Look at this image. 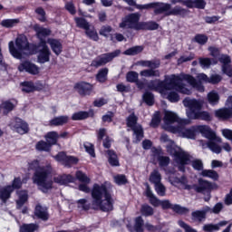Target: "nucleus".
<instances>
[{"mask_svg":"<svg viewBox=\"0 0 232 232\" xmlns=\"http://www.w3.org/2000/svg\"><path fill=\"white\" fill-rule=\"evenodd\" d=\"M85 148V151L91 155V157H95V149H93V145L90 142H85L83 144Z\"/></svg>","mask_w":232,"mask_h":232,"instance_id":"nucleus-61","label":"nucleus"},{"mask_svg":"<svg viewBox=\"0 0 232 232\" xmlns=\"http://www.w3.org/2000/svg\"><path fill=\"white\" fill-rule=\"evenodd\" d=\"M92 198L93 209H101L102 211L113 210V198L111 194L108 192L105 184H94L92 190Z\"/></svg>","mask_w":232,"mask_h":232,"instance_id":"nucleus-3","label":"nucleus"},{"mask_svg":"<svg viewBox=\"0 0 232 232\" xmlns=\"http://www.w3.org/2000/svg\"><path fill=\"white\" fill-rule=\"evenodd\" d=\"M46 43L48 45L51 46V49L53 52V53H55V55H61V53L63 52V44L60 40L49 38L47 39L45 44Z\"/></svg>","mask_w":232,"mask_h":232,"instance_id":"nucleus-23","label":"nucleus"},{"mask_svg":"<svg viewBox=\"0 0 232 232\" xmlns=\"http://www.w3.org/2000/svg\"><path fill=\"white\" fill-rule=\"evenodd\" d=\"M29 169H34L35 171L33 176L34 184H36L43 193H48V189H52V180L50 179L52 166L41 167L38 160H34L29 163Z\"/></svg>","mask_w":232,"mask_h":232,"instance_id":"nucleus-4","label":"nucleus"},{"mask_svg":"<svg viewBox=\"0 0 232 232\" xmlns=\"http://www.w3.org/2000/svg\"><path fill=\"white\" fill-rule=\"evenodd\" d=\"M227 108L219 109L215 111L216 117L218 119H222L226 121L227 119H231L232 117V96H229L226 102Z\"/></svg>","mask_w":232,"mask_h":232,"instance_id":"nucleus-14","label":"nucleus"},{"mask_svg":"<svg viewBox=\"0 0 232 232\" xmlns=\"http://www.w3.org/2000/svg\"><path fill=\"white\" fill-rule=\"evenodd\" d=\"M51 148L52 145L44 140H40L35 145L37 151H48Z\"/></svg>","mask_w":232,"mask_h":232,"instance_id":"nucleus-45","label":"nucleus"},{"mask_svg":"<svg viewBox=\"0 0 232 232\" xmlns=\"http://www.w3.org/2000/svg\"><path fill=\"white\" fill-rule=\"evenodd\" d=\"M140 21V14L133 13L125 16L120 24V28L126 30L131 28L132 30H142V22Z\"/></svg>","mask_w":232,"mask_h":232,"instance_id":"nucleus-9","label":"nucleus"},{"mask_svg":"<svg viewBox=\"0 0 232 232\" xmlns=\"http://www.w3.org/2000/svg\"><path fill=\"white\" fill-rule=\"evenodd\" d=\"M163 130L170 131V133H176L179 137L184 139H195L197 133H201L202 137L210 140L208 143H204V141L199 140L200 146L202 148H209L210 151L213 153H220L222 148L215 143L221 142V139L217 137V134L207 125H196L190 129H186V124H189V120L180 119L177 113L171 111H166L163 118Z\"/></svg>","mask_w":232,"mask_h":232,"instance_id":"nucleus-1","label":"nucleus"},{"mask_svg":"<svg viewBox=\"0 0 232 232\" xmlns=\"http://www.w3.org/2000/svg\"><path fill=\"white\" fill-rule=\"evenodd\" d=\"M222 81V76L220 74H212L208 78V83L209 84H218Z\"/></svg>","mask_w":232,"mask_h":232,"instance_id":"nucleus-60","label":"nucleus"},{"mask_svg":"<svg viewBox=\"0 0 232 232\" xmlns=\"http://www.w3.org/2000/svg\"><path fill=\"white\" fill-rule=\"evenodd\" d=\"M11 127L14 128V130H15V131L20 135L28 133V124L19 118L14 119L11 122Z\"/></svg>","mask_w":232,"mask_h":232,"instance_id":"nucleus-19","label":"nucleus"},{"mask_svg":"<svg viewBox=\"0 0 232 232\" xmlns=\"http://www.w3.org/2000/svg\"><path fill=\"white\" fill-rule=\"evenodd\" d=\"M179 227H182V229L185 230V232H197V230L193 227H191L189 225L186 224L184 221L179 220L178 222Z\"/></svg>","mask_w":232,"mask_h":232,"instance_id":"nucleus-62","label":"nucleus"},{"mask_svg":"<svg viewBox=\"0 0 232 232\" xmlns=\"http://www.w3.org/2000/svg\"><path fill=\"white\" fill-rule=\"evenodd\" d=\"M12 193H14V188L10 185L0 187V200L6 203L8 198L12 197Z\"/></svg>","mask_w":232,"mask_h":232,"instance_id":"nucleus-26","label":"nucleus"},{"mask_svg":"<svg viewBox=\"0 0 232 232\" xmlns=\"http://www.w3.org/2000/svg\"><path fill=\"white\" fill-rule=\"evenodd\" d=\"M202 177L212 179V180H218V173L213 169H205L201 171Z\"/></svg>","mask_w":232,"mask_h":232,"instance_id":"nucleus-42","label":"nucleus"},{"mask_svg":"<svg viewBox=\"0 0 232 232\" xmlns=\"http://www.w3.org/2000/svg\"><path fill=\"white\" fill-rule=\"evenodd\" d=\"M75 90L80 95H90L93 92V85L88 82H82L75 85Z\"/></svg>","mask_w":232,"mask_h":232,"instance_id":"nucleus-22","label":"nucleus"},{"mask_svg":"<svg viewBox=\"0 0 232 232\" xmlns=\"http://www.w3.org/2000/svg\"><path fill=\"white\" fill-rule=\"evenodd\" d=\"M45 140L48 144L53 146V144H57V140H59V134L55 131L48 132L45 135Z\"/></svg>","mask_w":232,"mask_h":232,"instance_id":"nucleus-37","label":"nucleus"},{"mask_svg":"<svg viewBox=\"0 0 232 232\" xmlns=\"http://www.w3.org/2000/svg\"><path fill=\"white\" fill-rule=\"evenodd\" d=\"M218 63V61L215 58H199V64L203 70H208L210 66H213Z\"/></svg>","mask_w":232,"mask_h":232,"instance_id":"nucleus-31","label":"nucleus"},{"mask_svg":"<svg viewBox=\"0 0 232 232\" xmlns=\"http://www.w3.org/2000/svg\"><path fill=\"white\" fill-rule=\"evenodd\" d=\"M186 6L188 8H205L206 2L204 0H187L185 1Z\"/></svg>","mask_w":232,"mask_h":232,"instance_id":"nucleus-33","label":"nucleus"},{"mask_svg":"<svg viewBox=\"0 0 232 232\" xmlns=\"http://www.w3.org/2000/svg\"><path fill=\"white\" fill-rule=\"evenodd\" d=\"M119 55H121V50H116L111 53L102 54L92 61V66H94L95 68L104 66V64H108V63L115 59V57H119Z\"/></svg>","mask_w":232,"mask_h":232,"instance_id":"nucleus-12","label":"nucleus"},{"mask_svg":"<svg viewBox=\"0 0 232 232\" xmlns=\"http://www.w3.org/2000/svg\"><path fill=\"white\" fill-rule=\"evenodd\" d=\"M140 211L144 217H151L153 215V208L148 205H143Z\"/></svg>","mask_w":232,"mask_h":232,"instance_id":"nucleus-58","label":"nucleus"},{"mask_svg":"<svg viewBox=\"0 0 232 232\" xmlns=\"http://www.w3.org/2000/svg\"><path fill=\"white\" fill-rule=\"evenodd\" d=\"M107 155L111 166H119V158H117V154H115L113 150H108Z\"/></svg>","mask_w":232,"mask_h":232,"instance_id":"nucleus-46","label":"nucleus"},{"mask_svg":"<svg viewBox=\"0 0 232 232\" xmlns=\"http://www.w3.org/2000/svg\"><path fill=\"white\" fill-rule=\"evenodd\" d=\"M217 188V185L212 184L211 182L208 180H204L202 179H198V185H194L193 188L197 193H210L211 189H215Z\"/></svg>","mask_w":232,"mask_h":232,"instance_id":"nucleus-16","label":"nucleus"},{"mask_svg":"<svg viewBox=\"0 0 232 232\" xmlns=\"http://www.w3.org/2000/svg\"><path fill=\"white\" fill-rule=\"evenodd\" d=\"M171 209H173L175 213H179V215H186L187 213H189V208L180 207V205H173L171 207Z\"/></svg>","mask_w":232,"mask_h":232,"instance_id":"nucleus-55","label":"nucleus"},{"mask_svg":"<svg viewBox=\"0 0 232 232\" xmlns=\"http://www.w3.org/2000/svg\"><path fill=\"white\" fill-rule=\"evenodd\" d=\"M15 106H17V102H15L14 100L5 101L2 103L4 113H9V111H12V110H14Z\"/></svg>","mask_w":232,"mask_h":232,"instance_id":"nucleus-39","label":"nucleus"},{"mask_svg":"<svg viewBox=\"0 0 232 232\" xmlns=\"http://www.w3.org/2000/svg\"><path fill=\"white\" fill-rule=\"evenodd\" d=\"M54 159L57 162H60V164H63V166H73V164H77L79 162V160L73 156H67L64 152H59L56 156H54Z\"/></svg>","mask_w":232,"mask_h":232,"instance_id":"nucleus-15","label":"nucleus"},{"mask_svg":"<svg viewBox=\"0 0 232 232\" xmlns=\"http://www.w3.org/2000/svg\"><path fill=\"white\" fill-rule=\"evenodd\" d=\"M128 82H137L139 81V73L137 72L130 71L126 75Z\"/></svg>","mask_w":232,"mask_h":232,"instance_id":"nucleus-54","label":"nucleus"},{"mask_svg":"<svg viewBox=\"0 0 232 232\" xmlns=\"http://www.w3.org/2000/svg\"><path fill=\"white\" fill-rule=\"evenodd\" d=\"M144 48L142 46H134L132 48L127 49L124 52V55H137V53H140Z\"/></svg>","mask_w":232,"mask_h":232,"instance_id":"nucleus-52","label":"nucleus"},{"mask_svg":"<svg viewBox=\"0 0 232 232\" xmlns=\"http://www.w3.org/2000/svg\"><path fill=\"white\" fill-rule=\"evenodd\" d=\"M90 117V113L87 111H78L72 114V121H82L84 119H88Z\"/></svg>","mask_w":232,"mask_h":232,"instance_id":"nucleus-50","label":"nucleus"},{"mask_svg":"<svg viewBox=\"0 0 232 232\" xmlns=\"http://www.w3.org/2000/svg\"><path fill=\"white\" fill-rule=\"evenodd\" d=\"M154 188L155 191L157 192L158 195H160V197H164V195H166V187H164L162 182L154 185Z\"/></svg>","mask_w":232,"mask_h":232,"instance_id":"nucleus-57","label":"nucleus"},{"mask_svg":"<svg viewBox=\"0 0 232 232\" xmlns=\"http://www.w3.org/2000/svg\"><path fill=\"white\" fill-rule=\"evenodd\" d=\"M74 21H75L76 25L78 26V28H82V30H85V31L92 25L84 18L75 17Z\"/></svg>","mask_w":232,"mask_h":232,"instance_id":"nucleus-43","label":"nucleus"},{"mask_svg":"<svg viewBox=\"0 0 232 232\" xmlns=\"http://www.w3.org/2000/svg\"><path fill=\"white\" fill-rule=\"evenodd\" d=\"M35 14H37L39 21L42 23L46 21V12H44V9L38 7L35 9Z\"/></svg>","mask_w":232,"mask_h":232,"instance_id":"nucleus-59","label":"nucleus"},{"mask_svg":"<svg viewBox=\"0 0 232 232\" xmlns=\"http://www.w3.org/2000/svg\"><path fill=\"white\" fill-rule=\"evenodd\" d=\"M38 85L39 83L34 84L32 82H24L22 83V92L30 93L32 92H35V90H41V88H43V84H40V87Z\"/></svg>","mask_w":232,"mask_h":232,"instance_id":"nucleus-29","label":"nucleus"},{"mask_svg":"<svg viewBox=\"0 0 232 232\" xmlns=\"http://www.w3.org/2000/svg\"><path fill=\"white\" fill-rule=\"evenodd\" d=\"M197 119H201V121H211V115H209L208 111H198L190 121H195Z\"/></svg>","mask_w":232,"mask_h":232,"instance_id":"nucleus-48","label":"nucleus"},{"mask_svg":"<svg viewBox=\"0 0 232 232\" xmlns=\"http://www.w3.org/2000/svg\"><path fill=\"white\" fill-rule=\"evenodd\" d=\"M159 28V24L155 22H149L141 24V30H157Z\"/></svg>","mask_w":232,"mask_h":232,"instance_id":"nucleus-53","label":"nucleus"},{"mask_svg":"<svg viewBox=\"0 0 232 232\" xmlns=\"http://www.w3.org/2000/svg\"><path fill=\"white\" fill-rule=\"evenodd\" d=\"M185 153L188 155L189 160L188 161V163H185V164L177 163L179 171H184V166L189 164L190 162L194 169H197L198 171H200V169H203L204 165L202 164V160H193V157H191V155H189L188 152H185Z\"/></svg>","mask_w":232,"mask_h":232,"instance_id":"nucleus-20","label":"nucleus"},{"mask_svg":"<svg viewBox=\"0 0 232 232\" xmlns=\"http://www.w3.org/2000/svg\"><path fill=\"white\" fill-rule=\"evenodd\" d=\"M141 77H160V72L154 69H146L140 72Z\"/></svg>","mask_w":232,"mask_h":232,"instance_id":"nucleus-40","label":"nucleus"},{"mask_svg":"<svg viewBox=\"0 0 232 232\" xmlns=\"http://www.w3.org/2000/svg\"><path fill=\"white\" fill-rule=\"evenodd\" d=\"M70 121L68 116H58L50 121V126H64Z\"/></svg>","mask_w":232,"mask_h":232,"instance_id":"nucleus-30","label":"nucleus"},{"mask_svg":"<svg viewBox=\"0 0 232 232\" xmlns=\"http://www.w3.org/2000/svg\"><path fill=\"white\" fill-rule=\"evenodd\" d=\"M8 48L14 59H23L24 55H34V53H36L34 51V46L30 45L28 38L24 34H19L15 39V44L14 41L9 42Z\"/></svg>","mask_w":232,"mask_h":232,"instance_id":"nucleus-5","label":"nucleus"},{"mask_svg":"<svg viewBox=\"0 0 232 232\" xmlns=\"http://www.w3.org/2000/svg\"><path fill=\"white\" fill-rule=\"evenodd\" d=\"M143 101L148 104V106H153V102H155L153 94L151 92H145L143 94Z\"/></svg>","mask_w":232,"mask_h":232,"instance_id":"nucleus-56","label":"nucleus"},{"mask_svg":"<svg viewBox=\"0 0 232 232\" xmlns=\"http://www.w3.org/2000/svg\"><path fill=\"white\" fill-rule=\"evenodd\" d=\"M34 214L36 217H38V218H42V220H48V211L45 207L37 205L34 210Z\"/></svg>","mask_w":232,"mask_h":232,"instance_id":"nucleus-32","label":"nucleus"},{"mask_svg":"<svg viewBox=\"0 0 232 232\" xmlns=\"http://www.w3.org/2000/svg\"><path fill=\"white\" fill-rule=\"evenodd\" d=\"M38 228L35 224H24L20 227V232H35Z\"/></svg>","mask_w":232,"mask_h":232,"instance_id":"nucleus-47","label":"nucleus"},{"mask_svg":"<svg viewBox=\"0 0 232 232\" xmlns=\"http://www.w3.org/2000/svg\"><path fill=\"white\" fill-rule=\"evenodd\" d=\"M183 105L186 108V115L189 121L202 110V106H204L203 100H197L195 98L187 97L183 100Z\"/></svg>","mask_w":232,"mask_h":232,"instance_id":"nucleus-8","label":"nucleus"},{"mask_svg":"<svg viewBox=\"0 0 232 232\" xmlns=\"http://www.w3.org/2000/svg\"><path fill=\"white\" fill-rule=\"evenodd\" d=\"M19 23H21V20H19V18L4 19L1 21L0 24L4 28H14V26H17Z\"/></svg>","mask_w":232,"mask_h":232,"instance_id":"nucleus-34","label":"nucleus"},{"mask_svg":"<svg viewBox=\"0 0 232 232\" xmlns=\"http://www.w3.org/2000/svg\"><path fill=\"white\" fill-rule=\"evenodd\" d=\"M38 50V63L41 64H44V63L50 62V55L52 53L50 52V49L48 48V45H46V42H42L37 46Z\"/></svg>","mask_w":232,"mask_h":232,"instance_id":"nucleus-13","label":"nucleus"},{"mask_svg":"<svg viewBox=\"0 0 232 232\" xmlns=\"http://www.w3.org/2000/svg\"><path fill=\"white\" fill-rule=\"evenodd\" d=\"M229 222L223 220L220 221L218 224H207L203 226V231L205 232H213V231H218L221 227H225V226H227Z\"/></svg>","mask_w":232,"mask_h":232,"instance_id":"nucleus-27","label":"nucleus"},{"mask_svg":"<svg viewBox=\"0 0 232 232\" xmlns=\"http://www.w3.org/2000/svg\"><path fill=\"white\" fill-rule=\"evenodd\" d=\"M54 182L56 184H59L60 186H66V184H70V182H73L75 180V178L72 175H63V176H56L54 177Z\"/></svg>","mask_w":232,"mask_h":232,"instance_id":"nucleus-28","label":"nucleus"},{"mask_svg":"<svg viewBox=\"0 0 232 232\" xmlns=\"http://www.w3.org/2000/svg\"><path fill=\"white\" fill-rule=\"evenodd\" d=\"M140 66H143L144 68H150V69H157L159 66H160V61H140L138 63Z\"/></svg>","mask_w":232,"mask_h":232,"instance_id":"nucleus-36","label":"nucleus"},{"mask_svg":"<svg viewBox=\"0 0 232 232\" xmlns=\"http://www.w3.org/2000/svg\"><path fill=\"white\" fill-rule=\"evenodd\" d=\"M113 180L118 186H124V184H128V179L122 174L113 176Z\"/></svg>","mask_w":232,"mask_h":232,"instance_id":"nucleus-49","label":"nucleus"},{"mask_svg":"<svg viewBox=\"0 0 232 232\" xmlns=\"http://www.w3.org/2000/svg\"><path fill=\"white\" fill-rule=\"evenodd\" d=\"M207 99L211 106H217V104H218V102L220 101V95H218V92H217L216 91H212L208 93Z\"/></svg>","mask_w":232,"mask_h":232,"instance_id":"nucleus-35","label":"nucleus"},{"mask_svg":"<svg viewBox=\"0 0 232 232\" xmlns=\"http://www.w3.org/2000/svg\"><path fill=\"white\" fill-rule=\"evenodd\" d=\"M165 173L172 186H177L178 188H181V189H191V186L188 184V178L186 176L179 178L173 169H166Z\"/></svg>","mask_w":232,"mask_h":232,"instance_id":"nucleus-10","label":"nucleus"},{"mask_svg":"<svg viewBox=\"0 0 232 232\" xmlns=\"http://www.w3.org/2000/svg\"><path fill=\"white\" fill-rule=\"evenodd\" d=\"M78 208L80 209H84L87 211V209H90V204H88V200L85 198H82L78 200Z\"/></svg>","mask_w":232,"mask_h":232,"instance_id":"nucleus-64","label":"nucleus"},{"mask_svg":"<svg viewBox=\"0 0 232 232\" xmlns=\"http://www.w3.org/2000/svg\"><path fill=\"white\" fill-rule=\"evenodd\" d=\"M150 90L159 92L163 99H168L169 102H179L180 96L175 92H169V90H176L184 95H191V88H195L198 92H204V86L197 83L195 78L189 74H172L165 76V81L154 80L149 83Z\"/></svg>","mask_w":232,"mask_h":232,"instance_id":"nucleus-2","label":"nucleus"},{"mask_svg":"<svg viewBox=\"0 0 232 232\" xmlns=\"http://www.w3.org/2000/svg\"><path fill=\"white\" fill-rule=\"evenodd\" d=\"M160 140L161 142H168L167 151L174 157L176 164H188L189 162V156L180 147L177 146L173 140H169L168 135L162 134Z\"/></svg>","mask_w":232,"mask_h":232,"instance_id":"nucleus-6","label":"nucleus"},{"mask_svg":"<svg viewBox=\"0 0 232 232\" xmlns=\"http://www.w3.org/2000/svg\"><path fill=\"white\" fill-rule=\"evenodd\" d=\"M211 211V208L205 207L202 210H196L192 212V219L196 222H202V220H206V215Z\"/></svg>","mask_w":232,"mask_h":232,"instance_id":"nucleus-24","label":"nucleus"},{"mask_svg":"<svg viewBox=\"0 0 232 232\" xmlns=\"http://www.w3.org/2000/svg\"><path fill=\"white\" fill-rule=\"evenodd\" d=\"M149 180L150 182H151V184H154L155 186L161 183L162 176L160 175V172H159V170L155 169L150 173Z\"/></svg>","mask_w":232,"mask_h":232,"instance_id":"nucleus-38","label":"nucleus"},{"mask_svg":"<svg viewBox=\"0 0 232 232\" xmlns=\"http://www.w3.org/2000/svg\"><path fill=\"white\" fill-rule=\"evenodd\" d=\"M18 200L16 201L17 208H22V206L28 200V192L22 190L18 192Z\"/></svg>","mask_w":232,"mask_h":232,"instance_id":"nucleus-44","label":"nucleus"},{"mask_svg":"<svg viewBox=\"0 0 232 232\" xmlns=\"http://www.w3.org/2000/svg\"><path fill=\"white\" fill-rule=\"evenodd\" d=\"M18 70L20 72H26L31 75H39V72H40L39 66L35 65V63L29 61L21 63L18 65Z\"/></svg>","mask_w":232,"mask_h":232,"instance_id":"nucleus-17","label":"nucleus"},{"mask_svg":"<svg viewBox=\"0 0 232 232\" xmlns=\"http://www.w3.org/2000/svg\"><path fill=\"white\" fill-rule=\"evenodd\" d=\"M144 227L148 229V231H157V229H162V227H153L150 223H146L144 225V220L141 217H138L135 218L134 229L136 232H143Z\"/></svg>","mask_w":232,"mask_h":232,"instance_id":"nucleus-18","label":"nucleus"},{"mask_svg":"<svg viewBox=\"0 0 232 232\" xmlns=\"http://www.w3.org/2000/svg\"><path fill=\"white\" fill-rule=\"evenodd\" d=\"M127 126L134 131L136 142H140L144 138V130H142V126L137 123V116L135 114H130L127 118Z\"/></svg>","mask_w":232,"mask_h":232,"instance_id":"nucleus-11","label":"nucleus"},{"mask_svg":"<svg viewBox=\"0 0 232 232\" xmlns=\"http://www.w3.org/2000/svg\"><path fill=\"white\" fill-rule=\"evenodd\" d=\"M34 30L36 33L38 39H40V43H45L43 38L47 37V35H50V34H52V31H50V29L41 27V25L39 24H34Z\"/></svg>","mask_w":232,"mask_h":232,"instance_id":"nucleus-25","label":"nucleus"},{"mask_svg":"<svg viewBox=\"0 0 232 232\" xmlns=\"http://www.w3.org/2000/svg\"><path fill=\"white\" fill-rule=\"evenodd\" d=\"M85 34L92 41H99V34H97V30H95L93 25H91L85 30Z\"/></svg>","mask_w":232,"mask_h":232,"instance_id":"nucleus-41","label":"nucleus"},{"mask_svg":"<svg viewBox=\"0 0 232 232\" xmlns=\"http://www.w3.org/2000/svg\"><path fill=\"white\" fill-rule=\"evenodd\" d=\"M194 39L198 44H206L208 43V36L206 34H197Z\"/></svg>","mask_w":232,"mask_h":232,"instance_id":"nucleus-63","label":"nucleus"},{"mask_svg":"<svg viewBox=\"0 0 232 232\" xmlns=\"http://www.w3.org/2000/svg\"><path fill=\"white\" fill-rule=\"evenodd\" d=\"M138 10H150V8L154 9V14H166V15H175L180 12V9L175 7L171 10V5L169 4L164 3H150L145 5H135Z\"/></svg>","mask_w":232,"mask_h":232,"instance_id":"nucleus-7","label":"nucleus"},{"mask_svg":"<svg viewBox=\"0 0 232 232\" xmlns=\"http://www.w3.org/2000/svg\"><path fill=\"white\" fill-rule=\"evenodd\" d=\"M107 77H108V68H103L100 70L98 74L96 75V79L97 81H99V82H105Z\"/></svg>","mask_w":232,"mask_h":232,"instance_id":"nucleus-51","label":"nucleus"},{"mask_svg":"<svg viewBox=\"0 0 232 232\" xmlns=\"http://www.w3.org/2000/svg\"><path fill=\"white\" fill-rule=\"evenodd\" d=\"M76 179L80 180V182H83L79 186L80 191H83V193H90V188L86 184H90V178L86 176L82 171L76 172Z\"/></svg>","mask_w":232,"mask_h":232,"instance_id":"nucleus-21","label":"nucleus"}]
</instances>
